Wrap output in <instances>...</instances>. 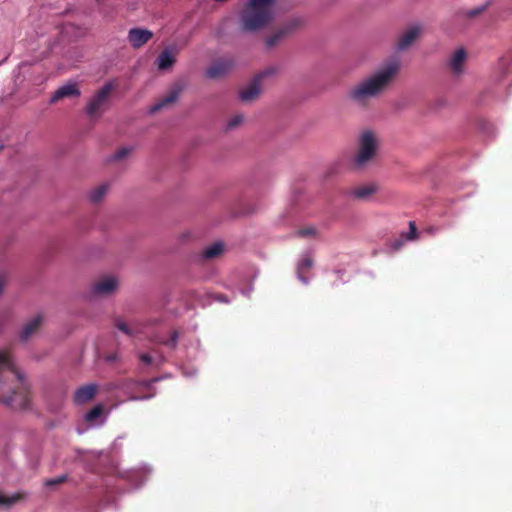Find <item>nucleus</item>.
I'll return each instance as SVG.
<instances>
[{"label":"nucleus","mask_w":512,"mask_h":512,"mask_svg":"<svg viewBox=\"0 0 512 512\" xmlns=\"http://www.w3.org/2000/svg\"><path fill=\"white\" fill-rule=\"evenodd\" d=\"M0 402L14 410L30 407L28 386L7 351L0 352Z\"/></svg>","instance_id":"1"},{"label":"nucleus","mask_w":512,"mask_h":512,"mask_svg":"<svg viewBox=\"0 0 512 512\" xmlns=\"http://www.w3.org/2000/svg\"><path fill=\"white\" fill-rule=\"evenodd\" d=\"M398 71V61L385 63L352 86L348 91V99L358 107H367L372 99L380 97L389 88Z\"/></svg>","instance_id":"2"},{"label":"nucleus","mask_w":512,"mask_h":512,"mask_svg":"<svg viewBox=\"0 0 512 512\" xmlns=\"http://www.w3.org/2000/svg\"><path fill=\"white\" fill-rule=\"evenodd\" d=\"M276 17V0H246L239 13L243 32L255 33L269 26Z\"/></svg>","instance_id":"3"},{"label":"nucleus","mask_w":512,"mask_h":512,"mask_svg":"<svg viewBox=\"0 0 512 512\" xmlns=\"http://www.w3.org/2000/svg\"><path fill=\"white\" fill-rule=\"evenodd\" d=\"M378 146L379 139L377 134L371 130L363 131L357 141V153L354 157V165L357 168L364 167L375 157Z\"/></svg>","instance_id":"4"},{"label":"nucleus","mask_w":512,"mask_h":512,"mask_svg":"<svg viewBox=\"0 0 512 512\" xmlns=\"http://www.w3.org/2000/svg\"><path fill=\"white\" fill-rule=\"evenodd\" d=\"M159 380L160 378H153L147 381H135L129 379L120 384H115L113 388L122 389L126 393H129V401L147 400L154 397L155 391H153V384Z\"/></svg>","instance_id":"5"},{"label":"nucleus","mask_w":512,"mask_h":512,"mask_svg":"<svg viewBox=\"0 0 512 512\" xmlns=\"http://www.w3.org/2000/svg\"><path fill=\"white\" fill-rule=\"evenodd\" d=\"M112 89L113 85L107 83L96 91L86 107V113L90 118H99L105 112L109 106Z\"/></svg>","instance_id":"6"},{"label":"nucleus","mask_w":512,"mask_h":512,"mask_svg":"<svg viewBox=\"0 0 512 512\" xmlns=\"http://www.w3.org/2000/svg\"><path fill=\"white\" fill-rule=\"evenodd\" d=\"M119 288V278L115 275H104L91 286V293L97 296H110Z\"/></svg>","instance_id":"7"},{"label":"nucleus","mask_w":512,"mask_h":512,"mask_svg":"<svg viewBox=\"0 0 512 512\" xmlns=\"http://www.w3.org/2000/svg\"><path fill=\"white\" fill-rule=\"evenodd\" d=\"M303 23V19L300 17H295L289 20L285 25L278 28L271 35H269L266 39L267 48H273L276 46L282 39H284L288 34H290L293 30L300 27Z\"/></svg>","instance_id":"8"},{"label":"nucleus","mask_w":512,"mask_h":512,"mask_svg":"<svg viewBox=\"0 0 512 512\" xmlns=\"http://www.w3.org/2000/svg\"><path fill=\"white\" fill-rule=\"evenodd\" d=\"M276 73H277V68H275V67L265 69L263 72H261L258 75V77L248 87L244 88L240 92L241 100L245 101V102H249V101L256 99L261 92L260 80L265 77L272 76Z\"/></svg>","instance_id":"9"},{"label":"nucleus","mask_w":512,"mask_h":512,"mask_svg":"<svg viewBox=\"0 0 512 512\" xmlns=\"http://www.w3.org/2000/svg\"><path fill=\"white\" fill-rule=\"evenodd\" d=\"M466 61V50L462 47L455 49L447 59V67L450 73L456 77L461 76L465 71Z\"/></svg>","instance_id":"10"},{"label":"nucleus","mask_w":512,"mask_h":512,"mask_svg":"<svg viewBox=\"0 0 512 512\" xmlns=\"http://www.w3.org/2000/svg\"><path fill=\"white\" fill-rule=\"evenodd\" d=\"M233 65L234 61L232 58L224 57L217 59L206 69V76L209 79H219L225 76Z\"/></svg>","instance_id":"11"},{"label":"nucleus","mask_w":512,"mask_h":512,"mask_svg":"<svg viewBox=\"0 0 512 512\" xmlns=\"http://www.w3.org/2000/svg\"><path fill=\"white\" fill-rule=\"evenodd\" d=\"M44 314L38 313L27 320L19 331V338L22 341H28L43 325Z\"/></svg>","instance_id":"12"},{"label":"nucleus","mask_w":512,"mask_h":512,"mask_svg":"<svg viewBox=\"0 0 512 512\" xmlns=\"http://www.w3.org/2000/svg\"><path fill=\"white\" fill-rule=\"evenodd\" d=\"M422 25L414 24L404 30L397 41V48L399 50H405L409 48L414 41L421 35Z\"/></svg>","instance_id":"13"},{"label":"nucleus","mask_w":512,"mask_h":512,"mask_svg":"<svg viewBox=\"0 0 512 512\" xmlns=\"http://www.w3.org/2000/svg\"><path fill=\"white\" fill-rule=\"evenodd\" d=\"M153 33L145 28H132L128 32V41L133 48H140L152 39Z\"/></svg>","instance_id":"14"},{"label":"nucleus","mask_w":512,"mask_h":512,"mask_svg":"<svg viewBox=\"0 0 512 512\" xmlns=\"http://www.w3.org/2000/svg\"><path fill=\"white\" fill-rule=\"evenodd\" d=\"M81 94L76 83L68 82L60 86L51 96L50 103H56L64 98H77Z\"/></svg>","instance_id":"15"},{"label":"nucleus","mask_w":512,"mask_h":512,"mask_svg":"<svg viewBox=\"0 0 512 512\" xmlns=\"http://www.w3.org/2000/svg\"><path fill=\"white\" fill-rule=\"evenodd\" d=\"M98 391V385L94 383L85 384L76 389L73 400L77 405H82L92 400Z\"/></svg>","instance_id":"16"},{"label":"nucleus","mask_w":512,"mask_h":512,"mask_svg":"<svg viewBox=\"0 0 512 512\" xmlns=\"http://www.w3.org/2000/svg\"><path fill=\"white\" fill-rule=\"evenodd\" d=\"M182 90L183 87L181 85L177 84L173 86L162 99H160L156 104H154L151 107L150 111L152 113H155L165 108L166 106L174 103L180 96Z\"/></svg>","instance_id":"17"},{"label":"nucleus","mask_w":512,"mask_h":512,"mask_svg":"<svg viewBox=\"0 0 512 512\" xmlns=\"http://www.w3.org/2000/svg\"><path fill=\"white\" fill-rule=\"evenodd\" d=\"M177 53L178 51L174 47L165 48L157 57L156 64L158 69L162 71L170 69L176 61Z\"/></svg>","instance_id":"18"},{"label":"nucleus","mask_w":512,"mask_h":512,"mask_svg":"<svg viewBox=\"0 0 512 512\" xmlns=\"http://www.w3.org/2000/svg\"><path fill=\"white\" fill-rule=\"evenodd\" d=\"M225 251L224 243L221 241L214 242L206 246L199 254V258L204 261H211L222 256Z\"/></svg>","instance_id":"19"},{"label":"nucleus","mask_w":512,"mask_h":512,"mask_svg":"<svg viewBox=\"0 0 512 512\" xmlns=\"http://www.w3.org/2000/svg\"><path fill=\"white\" fill-rule=\"evenodd\" d=\"M377 190L376 185L374 184H365L360 186L352 187L348 191L349 197L355 200H367L371 195H373Z\"/></svg>","instance_id":"20"},{"label":"nucleus","mask_w":512,"mask_h":512,"mask_svg":"<svg viewBox=\"0 0 512 512\" xmlns=\"http://www.w3.org/2000/svg\"><path fill=\"white\" fill-rule=\"evenodd\" d=\"M115 326L117 327V329H119L120 331H122L123 333H125L126 335H129V336H135V335L143 332V329H142L140 323L135 322L132 325H128L125 321H123L120 318H117L115 320Z\"/></svg>","instance_id":"21"},{"label":"nucleus","mask_w":512,"mask_h":512,"mask_svg":"<svg viewBox=\"0 0 512 512\" xmlns=\"http://www.w3.org/2000/svg\"><path fill=\"white\" fill-rule=\"evenodd\" d=\"M313 266V260L309 253H305L297 266V274L300 281L304 284H308V280L302 275L305 270L310 269Z\"/></svg>","instance_id":"22"},{"label":"nucleus","mask_w":512,"mask_h":512,"mask_svg":"<svg viewBox=\"0 0 512 512\" xmlns=\"http://www.w3.org/2000/svg\"><path fill=\"white\" fill-rule=\"evenodd\" d=\"M109 188V183H102L94 187L89 193L90 201L93 203L100 202L108 193Z\"/></svg>","instance_id":"23"},{"label":"nucleus","mask_w":512,"mask_h":512,"mask_svg":"<svg viewBox=\"0 0 512 512\" xmlns=\"http://www.w3.org/2000/svg\"><path fill=\"white\" fill-rule=\"evenodd\" d=\"M23 497L20 493L5 494L0 491V507H11Z\"/></svg>","instance_id":"24"},{"label":"nucleus","mask_w":512,"mask_h":512,"mask_svg":"<svg viewBox=\"0 0 512 512\" xmlns=\"http://www.w3.org/2000/svg\"><path fill=\"white\" fill-rule=\"evenodd\" d=\"M132 151L130 147H122L114 152L113 155L110 156L109 161H120L126 158Z\"/></svg>","instance_id":"25"},{"label":"nucleus","mask_w":512,"mask_h":512,"mask_svg":"<svg viewBox=\"0 0 512 512\" xmlns=\"http://www.w3.org/2000/svg\"><path fill=\"white\" fill-rule=\"evenodd\" d=\"M102 413L103 406L96 405L85 415V419L88 422H94L97 418H99L102 415Z\"/></svg>","instance_id":"26"},{"label":"nucleus","mask_w":512,"mask_h":512,"mask_svg":"<svg viewBox=\"0 0 512 512\" xmlns=\"http://www.w3.org/2000/svg\"><path fill=\"white\" fill-rule=\"evenodd\" d=\"M244 122V116L242 114L233 115L226 124L227 130H232L241 125Z\"/></svg>","instance_id":"27"},{"label":"nucleus","mask_w":512,"mask_h":512,"mask_svg":"<svg viewBox=\"0 0 512 512\" xmlns=\"http://www.w3.org/2000/svg\"><path fill=\"white\" fill-rule=\"evenodd\" d=\"M178 337H179L178 332L172 331L169 339H167V340L159 339L158 341L170 348H175L177 345V342H178Z\"/></svg>","instance_id":"28"},{"label":"nucleus","mask_w":512,"mask_h":512,"mask_svg":"<svg viewBox=\"0 0 512 512\" xmlns=\"http://www.w3.org/2000/svg\"><path fill=\"white\" fill-rule=\"evenodd\" d=\"M316 228L315 227H307V228H303L301 230L298 231V235L301 236V237H315L316 236Z\"/></svg>","instance_id":"29"},{"label":"nucleus","mask_w":512,"mask_h":512,"mask_svg":"<svg viewBox=\"0 0 512 512\" xmlns=\"http://www.w3.org/2000/svg\"><path fill=\"white\" fill-rule=\"evenodd\" d=\"M141 362H143L145 365H152L156 363L153 359V357L150 354L143 353L139 356Z\"/></svg>","instance_id":"30"},{"label":"nucleus","mask_w":512,"mask_h":512,"mask_svg":"<svg viewBox=\"0 0 512 512\" xmlns=\"http://www.w3.org/2000/svg\"><path fill=\"white\" fill-rule=\"evenodd\" d=\"M409 229H410V232H409V234L407 235V239H409V240H413V239H415V237H416V227H415V225H414V223H413V222H410V224H409Z\"/></svg>","instance_id":"31"},{"label":"nucleus","mask_w":512,"mask_h":512,"mask_svg":"<svg viewBox=\"0 0 512 512\" xmlns=\"http://www.w3.org/2000/svg\"><path fill=\"white\" fill-rule=\"evenodd\" d=\"M65 478H66L65 476H61V477H58V478H55V479L48 480L46 482V485H48V486L57 485L59 483H62L65 480Z\"/></svg>","instance_id":"32"},{"label":"nucleus","mask_w":512,"mask_h":512,"mask_svg":"<svg viewBox=\"0 0 512 512\" xmlns=\"http://www.w3.org/2000/svg\"><path fill=\"white\" fill-rule=\"evenodd\" d=\"M118 359L117 353H111L105 356V361L107 362H114Z\"/></svg>","instance_id":"33"},{"label":"nucleus","mask_w":512,"mask_h":512,"mask_svg":"<svg viewBox=\"0 0 512 512\" xmlns=\"http://www.w3.org/2000/svg\"><path fill=\"white\" fill-rule=\"evenodd\" d=\"M140 473H141V472H139V471L134 472L131 476H129V480H130V481H133V480H134V477L138 476V474H140Z\"/></svg>","instance_id":"34"},{"label":"nucleus","mask_w":512,"mask_h":512,"mask_svg":"<svg viewBox=\"0 0 512 512\" xmlns=\"http://www.w3.org/2000/svg\"><path fill=\"white\" fill-rule=\"evenodd\" d=\"M477 14H478V11H476V10H472V11H470V12H469V14H468V15H469V16H475V15H477Z\"/></svg>","instance_id":"35"},{"label":"nucleus","mask_w":512,"mask_h":512,"mask_svg":"<svg viewBox=\"0 0 512 512\" xmlns=\"http://www.w3.org/2000/svg\"><path fill=\"white\" fill-rule=\"evenodd\" d=\"M161 362H162V360L159 359L156 364L159 365Z\"/></svg>","instance_id":"36"}]
</instances>
